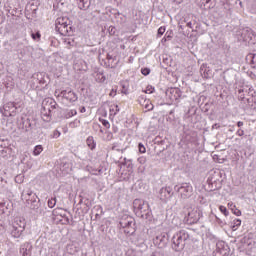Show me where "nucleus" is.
Instances as JSON below:
<instances>
[{"label":"nucleus","mask_w":256,"mask_h":256,"mask_svg":"<svg viewBox=\"0 0 256 256\" xmlns=\"http://www.w3.org/2000/svg\"><path fill=\"white\" fill-rule=\"evenodd\" d=\"M203 5H209L211 3V0H202Z\"/></svg>","instance_id":"5fc2aeb1"},{"label":"nucleus","mask_w":256,"mask_h":256,"mask_svg":"<svg viewBox=\"0 0 256 256\" xmlns=\"http://www.w3.org/2000/svg\"><path fill=\"white\" fill-rule=\"evenodd\" d=\"M219 210L223 213V215H225V217L229 216V210H227V207L225 206H220Z\"/></svg>","instance_id":"c9c22d12"},{"label":"nucleus","mask_w":256,"mask_h":256,"mask_svg":"<svg viewBox=\"0 0 256 256\" xmlns=\"http://www.w3.org/2000/svg\"><path fill=\"white\" fill-rule=\"evenodd\" d=\"M15 181H16L17 183H23V176H21V175L16 176V177H15Z\"/></svg>","instance_id":"09e8293b"},{"label":"nucleus","mask_w":256,"mask_h":256,"mask_svg":"<svg viewBox=\"0 0 256 256\" xmlns=\"http://www.w3.org/2000/svg\"><path fill=\"white\" fill-rule=\"evenodd\" d=\"M200 75H202V77L204 79H210V77H211V70L209 69V67H207V65L203 64L200 67Z\"/></svg>","instance_id":"4be33fe9"},{"label":"nucleus","mask_w":256,"mask_h":256,"mask_svg":"<svg viewBox=\"0 0 256 256\" xmlns=\"http://www.w3.org/2000/svg\"><path fill=\"white\" fill-rule=\"evenodd\" d=\"M164 34H165V26H161L158 29L157 35H158V37H162V35H164Z\"/></svg>","instance_id":"4c0bfd02"},{"label":"nucleus","mask_w":256,"mask_h":256,"mask_svg":"<svg viewBox=\"0 0 256 256\" xmlns=\"http://www.w3.org/2000/svg\"><path fill=\"white\" fill-rule=\"evenodd\" d=\"M237 35L242 41H251V39H253V30L249 27H246L239 30Z\"/></svg>","instance_id":"f8f14e48"},{"label":"nucleus","mask_w":256,"mask_h":256,"mask_svg":"<svg viewBox=\"0 0 256 256\" xmlns=\"http://www.w3.org/2000/svg\"><path fill=\"white\" fill-rule=\"evenodd\" d=\"M138 162L140 163V165H145V163L147 162V159L145 157H140L138 158Z\"/></svg>","instance_id":"49530a36"},{"label":"nucleus","mask_w":256,"mask_h":256,"mask_svg":"<svg viewBox=\"0 0 256 256\" xmlns=\"http://www.w3.org/2000/svg\"><path fill=\"white\" fill-rule=\"evenodd\" d=\"M41 115L43 121H51V110H49V106L45 105V102H42Z\"/></svg>","instance_id":"f3484780"},{"label":"nucleus","mask_w":256,"mask_h":256,"mask_svg":"<svg viewBox=\"0 0 256 256\" xmlns=\"http://www.w3.org/2000/svg\"><path fill=\"white\" fill-rule=\"evenodd\" d=\"M37 125V122L33 119H23L22 118V129H24V131L26 133H31V131H33V129H35Z\"/></svg>","instance_id":"4468645a"},{"label":"nucleus","mask_w":256,"mask_h":256,"mask_svg":"<svg viewBox=\"0 0 256 256\" xmlns=\"http://www.w3.org/2000/svg\"><path fill=\"white\" fill-rule=\"evenodd\" d=\"M116 95H117V91L112 90V91L110 92V97H115Z\"/></svg>","instance_id":"864d4df0"},{"label":"nucleus","mask_w":256,"mask_h":256,"mask_svg":"<svg viewBox=\"0 0 256 256\" xmlns=\"http://www.w3.org/2000/svg\"><path fill=\"white\" fill-rule=\"evenodd\" d=\"M47 205L50 209H53V207H55V205H57V198L52 197V198L48 199Z\"/></svg>","instance_id":"c85d7f7f"},{"label":"nucleus","mask_w":256,"mask_h":256,"mask_svg":"<svg viewBox=\"0 0 256 256\" xmlns=\"http://www.w3.org/2000/svg\"><path fill=\"white\" fill-rule=\"evenodd\" d=\"M43 103L46 107H49V111L51 112L53 111V109H57V107H59L57 105V102H55V100L53 99L44 100Z\"/></svg>","instance_id":"b1692460"},{"label":"nucleus","mask_w":256,"mask_h":256,"mask_svg":"<svg viewBox=\"0 0 256 256\" xmlns=\"http://www.w3.org/2000/svg\"><path fill=\"white\" fill-rule=\"evenodd\" d=\"M166 97L171 101V103H179L181 97H182V92L181 89L179 88H168L166 90Z\"/></svg>","instance_id":"9d476101"},{"label":"nucleus","mask_w":256,"mask_h":256,"mask_svg":"<svg viewBox=\"0 0 256 256\" xmlns=\"http://www.w3.org/2000/svg\"><path fill=\"white\" fill-rule=\"evenodd\" d=\"M168 41H171L173 39V31H167L165 36Z\"/></svg>","instance_id":"ea45409f"},{"label":"nucleus","mask_w":256,"mask_h":256,"mask_svg":"<svg viewBox=\"0 0 256 256\" xmlns=\"http://www.w3.org/2000/svg\"><path fill=\"white\" fill-rule=\"evenodd\" d=\"M248 95L252 97V101L256 99V92L251 88H249Z\"/></svg>","instance_id":"a19ab883"},{"label":"nucleus","mask_w":256,"mask_h":256,"mask_svg":"<svg viewBox=\"0 0 256 256\" xmlns=\"http://www.w3.org/2000/svg\"><path fill=\"white\" fill-rule=\"evenodd\" d=\"M60 96L69 101L70 103H75L79 97L72 90H62Z\"/></svg>","instance_id":"2eb2a0df"},{"label":"nucleus","mask_w":256,"mask_h":256,"mask_svg":"<svg viewBox=\"0 0 256 256\" xmlns=\"http://www.w3.org/2000/svg\"><path fill=\"white\" fill-rule=\"evenodd\" d=\"M56 31L63 37H71L73 35V27L69 24V18L60 17L55 21Z\"/></svg>","instance_id":"7ed1b4c3"},{"label":"nucleus","mask_w":256,"mask_h":256,"mask_svg":"<svg viewBox=\"0 0 256 256\" xmlns=\"http://www.w3.org/2000/svg\"><path fill=\"white\" fill-rule=\"evenodd\" d=\"M122 93L124 95H129V90H127V88L125 87V84L122 85Z\"/></svg>","instance_id":"3c124183"},{"label":"nucleus","mask_w":256,"mask_h":256,"mask_svg":"<svg viewBox=\"0 0 256 256\" xmlns=\"http://www.w3.org/2000/svg\"><path fill=\"white\" fill-rule=\"evenodd\" d=\"M201 215V210L198 208H190L184 218V223H186V225H195V223H198L199 219H201Z\"/></svg>","instance_id":"423d86ee"},{"label":"nucleus","mask_w":256,"mask_h":256,"mask_svg":"<svg viewBox=\"0 0 256 256\" xmlns=\"http://www.w3.org/2000/svg\"><path fill=\"white\" fill-rule=\"evenodd\" d=\"M140 219H147L148 221H151V210L148 208V210L140 216Z\"/></svg>","instance_id":"7c9ffc66"},{"label":"nucleus","mask_w":256,"mask_h":256,"mask_svg":"<svg viewBox=\"0 0 256 256\" xmlns=\"http://www.w3.org/2000/svg\"><path fill=\"white\" fill-rule=\"evenodd\" d=\"M245 90L244 89H239L238 90V94H239V99H241L243 101V99H245Z\"/></svg>","instance_id":"79ce46f5"},{"label":"nucleus","mask_w":256,"mask_h":256,"mask_svg":"<svg viewBox=\"0 0 256 256\" xmlns=\"http://www.w3.org/2000/svg\"><path fill=\"white\" fill-rule=\"evenodd\" d=\"M31 244L29 242H26L20 246V254L22 256H28L31 254Z\"/></svg>","instance_id":"aec40b11"},{"label":"nucleus","mask_w":256,"mask_h":256,"mask_svg":"<svg viewBox=\"0 0 256 256\" xmlns=\"http://www.w3.org/2000/svg\"><path fill=\"white\" fill-rule=\"evenodd\" d=\"M86 143L89 149H91L92 151L93 149H95V147H97V144L95 143V139L93 138V136H89L86 140Z\"/></svg>","instance_id":"a878e982"},{"label":"nucleus","mask_w":256,"mask_h":256,"mask_svg":"<svg viewBox=\"0 0 256 256\" xmlns=\"http://www.w3.org/2000/svg\"><path fill=\"white\" fill-rule=\"evenodd\" d=\"M19 106L15 102H7L4 104L3 109H1V113L4 117H15L17 115V111Z\"/></svg>","instance_id":"0eeeda50"},{"label":"nucleus","mask_w":256,"mask_h":256,"mask_svg":"<svg viewBox=\"0 0 256 256\" xmlns=\"http://www.w3.org/2000/svg\"><path fill=\"white\" fill-rule=\"evenodd\" d=\"M120 229L123 230V232L126 235H134L135 234V218H133L130 215H123L119 222Z\"/></svg>","instance_id":"20e7f679"},{"label":"nucleus","mask_w":256,"mask_h":256,"mask_svg":"<svg viewBox=\"0 0 256 256\" xmlns=\"http://www.w3.org/2000/svg\"><path fill=\"white\" fill-rule=\"evenodd\" d=\"M236 135H238L239 137H243V135H245V131L239 129V130L236 132Z\"/></svg>","instance_id":"603ef678"},{"label":"nucleus","mask_w":256,"mask_h":256,"mask_svg":"<svg viewBox=\"0 0 256 256\" xmlns=\"http://www.w3.org/2000/svg\"><path fill=\"white\" fill-rule=\"evenodd\" d=\"M139 153H146L147 149L145 148V145L143 143L138 144Z\"/></svg>","instance_id":"e433bc0d"},{"label":"nucleus","mask_w":256,"mask_h":256,"mask_svg":"<svg viewBox=\"0 0 256 256\" xmlns=\"http://www.w3.org/2000/svg\"><path fill=\"white\" fill-rule=\"evenodd\" d=\"M113 151H119L115 146L112 147Z\"/></svg>","instance_id":"e2e57ef3"},{"label":"nucleus","mask_w":256,"mask_h":256,"mask_svg":"<svg viewBox=\"0 0 256 256\" xmlns=\"http://www.w3.org/2000/svg\"><path fill=\"white\" fill-rule=\"evenodd\" d=\"M239 5L242 7V5H243V2H241V1H240V2H239Z\"/></svg>","instance_id":"69168bd1"},{"label":"nucleus","mask_w":256,"mask_h":256,"mask_svg":"<svg viewBox=\"0 0 256 256\" xmlns=\"http://www.w3.org/2000/svg\"><path fill=\"white\" fill-rule=\"evenodd\" d=\"M186 25L189 27V29H193V24L191 22H188Z\"/></svg>","instance_id":"4d7b16f0"},{"label":"nucleus","mask_w":256,"mask_h":256,"mask_svg":"<svg viewBox=\"0 0 256 256\" xmlns=\"http://www.w3.org/2000/svg\"><path fill=\"white\" fill-rule=\"evenodd\" d=\"M247 59H250L252 69H256V54H249Z\"/></svg>","instance_id":"bb28decb"},{"label":"nucleus","mask_w":256,"mask_h":256,"mask_svg":"<svg viewBox=\"0 0 256 256\" xmlns=\"http://www.w3.org/2000/svg\"><path fill=\"white\" fill-rule=\"evenodd\" d=\"M61 136V132H59L58 130H55L54 133H53V137L54 139H57Z\"/></svg>","instance_id":"8fccbe9b"},{"label":"nucleus","mask_w":256,"mask_h":256,"mask_svg":"<svg viewBox=\"0 0 256 256\" xmlns=\"http://www.w3.org/2000/svg\"><path fill=\"white\" fill-rule=\"evenodd\" d=\"M106 80L105 76H102L101 81L104 82Z\"/></svg>","instance_id":"0e129e2a"},{"label":"nucleus","mask_w":256,"mask_h":256,"mask_svg":"<svg viewBox=\"0 0 256 256\" xmlns=\"http://www.w3.org/2000/svg\"><path fill=\"white\" fill-rule=\"evenodd\" d=\"M101 123L104 127H106V129H109V127H111V124H109V121L102 119Z\"/></svg>","instance_id":"c03bdc74"},{"label":"nucleus","mask_w":256,"mask_h":256,"mask_svg":"<svg viewBox=\"0 0 256 256\" xmlns=\"http://www.w3.org/2000/svg\"><path fill=\"white\" fill-rule=\"evenodd\" d=\"M5 23V15H3V11L0 10V25Z\"/></svg>","instance_id":"de8ad7c7"},{"label":"nucleus","mask_w":256,"mask_h":256,"mask_svg":"<svg viewBox=\"0 0 256 256\" xmlns=\"http://www.w3.org/2000/svg\"><path fill=\"white\" fill-rule=\"evenodd\" d=\"M207 183L210 191H218L221 188V182H217V180L211 177L208 178Z\"/></svg>","instance_id":"a211bd4d"},{"label":"nucleus","mask_w":256,"mask_h":256,"mask_svg":"<svg viewBox=\"0 0 256 256\" xmlns=\"http://www.w3.org/2000/svg\"><path fill=\"white\" fill-rule=\"evenodd\" d=\"M106 59H108V61H111V59H113V56H111L110 54H107Z\"/></svg>","instance_id":"052dcab7"},{"label":"nucleus","mask_w":256,"mask_h":256,"mask_svg":"<svg viewBox=\"0 0 256 256\" xmlns=\"http://www.w3.org/2000/svg\"><path fill=\"white\" fill-rule=\"evenodd\" d=\"M134 213L137 217L143 215L147 210H149V204L141 199H135L133 201Z\"/></svg>","instance_id":"6e6552de"},{"label":"nucleus","mask_w":256,"mask_h":256,"mask_svg":"<svg viewBox=\"0 0 256 256\" xmlns=\"http://www.w3.org/2000/svg\"><path fill=\"white\" fill-rule=\"evenodd\" d=\"M0 147H3V141H0ZM7 151H9L7 146H4V148H0V155H2V157H5V155H7Z\"/></svg>","instance_id":"473e14b6"},{"label":"nucleus","mask_w":256,"mask_h":256,"mask_svg":"<svg viewBox=\"0 0 256 256\" xmlns=\"http://www.w3.org/2000/svg\"><path fill=\"white\" fill-rule=\"evenodd\" d=\"M75 115H77V110H69L66 113L65 117L66 119H70V117H75Z\"/></svg>","instance_id":"f704fd0d"},{"label":"nucleus","mask_w":256,"mask_h":256,"mask_svg":"<svg viewBox=\"0 0 256 256\" xmlns=\"http://www.w3.org/2000/svg\"><path fill=\"white\" fill-rule=\"evenodd\" d=\"M85 111H87V109L85 108V106H83V107L80 109V113H85Z\"/></svg>","instance_id":"bf43d9fd"},{"label":"nucleus","mask_w":256,"mask_h":256,"mask_svg":"<svg viewBox=\"0 0 256 256\" xmlns=\"http://www.w3.org/2000/svg\"><path fill=\"white\" fill-rule=\"evenodd\" d=\"M41 153H43V146L42 145L35 146L33 150V155L37 156V155H41Z\"/></svg>","instance_id":"c756f323"},{"label":"nucleus","mask_w":256,"mask_h":256,"mask_svg":"<svg viewBox=\"0 0 256 256\" xmlns=\"http://www.w3.org/2000/svg\"><path fill=\"white\" fill-rule=\"evenodd\" d=\"M31 37H32L33 41H40L41 33L39 31L31 32Z\"/></svg>","instance_id":"72a5a7b5"},{"label":"nucleus","mask_w":256,"mask_h":256,"mask_svg":"<svg viewBox=\"0 0 256 256\" xmlns=\"http://www.w3.org/2000/svg\"><path fill=\"white\" fill-rule=\"evenodd\" d=\"M33 81H35V83H39V85H45V87H47L49 76L45 72H38L33 75Z\"/></svg>","instance_id":"ddd939ff"},{"label":"nucleus","mask_w":256,"mask_h":256,"mask_svg":"<svg viewBox=\"0 0 256 256\" xmlns=\"http://www.w3.org/2000/svg\"><path fill=\"white\" fill-rule=\"evenodd\" d=\"M21 197L22 200L25 201L26 207H29V209L37 211V209L41 207V200L39 199V196H37V194H35L31 189L23 190Z\"/></svg>","instance_id":"f03ea898"},{"label":"nucleus","mask_w":256,"mask_h":256,"mask_svg":"<svg viewBox=\"0 0 256 256\" xmlns=\"http://www.w3.org/2000/svg\"><path fill=\"white\" fill-rule=\"evenodd\" d=\"M174 191L178 193L181 199H189L193 195V186L187 182L179 183L174 186Z\"/></svg>","instance_id":"39448f33"},{"label":"nucleus","mask_w":256,"mask_h":256,"mask_svg":"<svg viewBox=\"0 0 256 256\" xmlns=\"http://www.w3.org/2000/svg\"><path fill=\"white\" fill-rule=\"evenodd\" d=\"M237 127H243V122L242 121H238L237 122Z\"/></svg>","instance_id":"13d9d810"},{"label":"nucleus","mask_w":256,"mask_h":256,"mask_svg":"<svg viewBox=\"0 0 256 256\" xmlns=\"http://www.w3.org/2000/svg\"><path fill=\"white\" fill-rule=\"evenodd\" d=\"M3 141L2 146H0V149H5L7 147V144H5V140H0Z\"/></svg>","instance_id":"6e6d98bb"},{"label":"nucleus","mask_w":256,"mask_h":256,"mask_svg":"<svg viewBox=\"0 0 256 256\" xmlns=\"http://www.w3.org/2000/svg\"><path fill=\"white\" fill-rule=\"evenodd\" d=\"M116 111H119V106H116Z\"/></svg>","instance_id":"338daca9"},{"label":"nucleus","mask_w":256,"mask_h":256,"mask_svg":"<svg viewBox=\"0 0 256 256\" xmlns=\"http://www.w3.org/2000/svg\"><path fill=\"white\" fill-rule=\"evenodd\" d=\"M167 41H169L168 39H167V37H163V39H162V43H167Z\"/></svg>","instance_id":"680f3d73"},{"label":"nucleus","mask_w":256,"mask_h":256,"mask_svg":"<svg viewBox=\"0 0 256 256\" xmlns=\"http://www.w3.org/2000/svg\"><path fill=\"white\" fill-rule=\"evenodd\" d=\"M190 237L191 235H189V232H187V230H179L172 237V249L177 253L183 251Z\"/></svg>","instance_id":"f257e3e1"},{"label":"nucleus","mask_w":256,"mask_h":256,"mask_svg":"<svg viewBox=\"0 0 256 256\" xmlns=\"http://www.w3.org/2000/svg\"><path fill=\"white\" fill-rule=\"evenodd\" d=\"M228 208L232 210V213L236 215V217L241 216V210L237 209V206H235L233 202L228 203Z\"/></svg>","instance_id":"393cba45"},{"label":"nucleus","mask_w":256,"mask_h":256,"mask_svg":"<svg viewBox=\"0 0 256 256\" xmlns=\"http://www.w3.org/2000/svg\"><path fill=\"white\" fill-rule=\"evenodd\" d=\"M153 243L159 249H165V247H167V244L169 243V234L167 232L157 234L156 237L153 239Z\"/></svg>","instance_id":"1a4fd4ad"},{"label":"nucleus","mask_w":256,"mask_h":256,"mask_svg":"<svg viewBox=\"0 0 256 256\" xmlns=\"http://www.w3.org/2000/svg\"><path fill=\"white\" fill-rule=\"evenodd\" d=\"M91 7V0H78V8L87 11Z\"/></svg>","instance_id":"5701e85b"},{"label":"nucleus","mask_w":256,"mask_h":256,"mask_svg":"<svg viewBox=\"0 0 256 256\" xmlns=\"http://www.w3.org/2000/svg\"><path fill=\"white\" fill-rule=\"evenodd\" d=\"M236 227H241V219H235L231 226L232 231H237Z\"/></svg>","instance_id":"2f4dec72"},{"label":"nucleus","mask_w":256,"mask_h":256,"mask_svg":"<svg viewBox=\"0 0 256 256\" xmlns=\"http://www.w3.org/2000/svg\"><path fill=\"white\" fill-rule=\"evenodd\" d=\"M140 105H142V107H144V109H146V111H153V104L151 103V100H147L143 97L138 99Z\"/></svg>","instance_id":"6ab92c4d"},{"label":"nucleus","mask_w":256,"mask_h":256,"mask_svg":"<svg viewBox=\"0 0 256 256\" xmlns=\"http://www.w3.org/2000/svg\"><path fill=\"white\" fill-rule=\"evenodd\" d=\"M161 201H167V199H171L172 195H174L173 188L170 186L161 188L159 191Z\"/></svg>","instance_id":"dca6fc26"},{"label":"nucleus","mask_w":256,"mask_h":256,"mask_svg":"<svg viewBox=\"0 0 256 256\" xmlns=\"http://www.w3.org/2000/svg\"><path fill=\"white\" fill-rule=\"evenodd\" d=\"M14 227H22V231H25V220L17 219L14 222Z\"/></svg>","instance_id":"cd10ccee"},{"label":"nucleus","mask_w":256,"mask_h":256,"mask_svg":"<svg viewBox=\"0 0 256 256\" xmlns=\"http://www.w3.org/2000/svg\"><path fill=\"white\" fill-rule=\"evenodd\" d=\"M141 73H142V75L147 77V75H149V73H151V69H149V68H142L141 69Z\"/></svg>","instance_id":"58836bf2"},{"label":"nucleus","mask_w":256,"mask_h":256,"mask_svg":"<svg viewBox=\"0 0 256 256\" xmlns=\"http://www.w3.org/2000/svg\"><path fill=\"white\" fill-rule=\"evenodd\" d=\"M117 31V28H115V27H113V26H110L109 28H108V33L110 34V35H115V32Z\"/></svg>","instance_id":"37998d69"},{"label":"nucleus","mask_w":256,"mask_h":256,"mask_svg":"<svg viewBox=\"0 0 256 256\" xmlns=\"http://www.w3.org/2000/svg\"><path fill=\"white\" fill-rule=\"evenodd\" d=\"M155 91V88L153 86H147L145 93H153Z\"/></svg>","instance_id":"a18cd8bd"},{"label":"nucleus","mask_w":256,"mask_h":256,"mask_svg":"<svg viewBox=\"0 0 256 256\" xmlns=\"http://www.w3.org/2000/svg\"><path fill=\"white\" fill-rule=\"evenodd\" d=\"M229 245H227L225 242L223 241H219L216 243V249L213 252L214 256H229Z\"/></svg>","instance_id":"9b49d317"},{"label":"nucleus","mask_w":256,"mask_h":256,"mask_svg":"<svg viewBox=\"0 0 256 256\" xmlns=\"http://www.w3.org/2000/svg\"><path fill=\"white\" fill-rule=\"evenodd\" d=\"M23 231H24L23 226L17 227V226H15V224H13L11 235L15 239H19V237H21V235H23Z\"/></svg>","instance_id":"412c9836"},{"label":"nucleus","mask_w":256,"mask_h":256,"mask_svg":"<svg viewBox=\"0 0 256 256\" xmlns=\"http://www.w3.org/2000/svg\"><path fill=\"white\" fill-rule=\"evenodd\" d=\"M67 223H69V218H66Z\"/></svg>","instance_id":"774afa93"}]
</instances>
